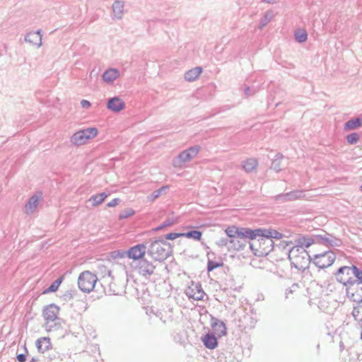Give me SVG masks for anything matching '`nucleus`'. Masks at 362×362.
<instances>
[{
    "instance_id": "obj_50",
    "label": "nucleus",
    "mask_w": 362,
    "mask_h": 362,
    "mask_svg": "<svg viewBox=\"0 0 362 362\" xmlns=\"http://www.w3.org/2000/svg\"><path fill=\"white\" fill-rule=\"evenodd\" d=\"M17 360L19 362H25L26 361V355L23 354H20L17 355Z\"/></svg>"
},
{
    "instance_id": "obj_33",
    "label": "nucleus",
    "mask_w": 362,
    "mask_h": 362,
    "mask_svg": "<svg viewBox=\"0 0 362 362\" xmlns=\"http://www.w3.org/2000/svg\"><path fill=\"white\" fill-rule=\"evenodd\" d=\"M177 218L169 217L165 221H163L162 224H160L159 226L156 228L155 230H160L165 227L171 226L177 223Z\"/></svg>"
},
{
    "instance_id": "obj_9",
    "label": "nucleus",
    "mask_w": 362,
    "mask_h": 362,
    "mask_svg": "<svg viewBox=\"0 0 362 362\" xmlns=\"http://www.w3.org/2000/svg\"><path fill=\"white\" fill-rule=\"evenodd\" d=\"M111 265L112 263L110 262H108L107 264H105L104 262H99L97 264L96 273L100 276V278L105 279L107 277L108 279L105 280L104 282L109 283L110 291H112L114 295H118L119 292L112 288V280L113 278L112 276V270L110 268V266Z\"/></svg>"
},
{
    "instance_id": "obj_26",
    "label": "nucleus",
    "mask_w": 362,
    "mask_h": 362,
    "mask_svg": "<svg viewBox=\"0 0 362 362\" xmlns=\"http://www.w3.org/2000/svg\"><path fill=\"white\" fill-rule=\"evenodd\" d=\"M316 242V238H307L305 236H301L298 238L296 240V245L293 246L292 247H301V248H308L312 244Z\"/></svg>"
},
{
    "instance_id": "obj_3",
    "label": "nucleus",
    "mask_w": 362,
    "mask_h": 362,
    "mask_svg": "<svg viewBox=\"0 0 362 362\" xmlns=\"http://www.w3.org/2000/svg\"><path fill=\"white\" fill-rule=\"evenodd\" d=\"M170 244L163 238L156 239L151 242L148 249V255L156 261H164L171 254Z\"/></svg>"
},
{
    "instance_id": "obj_12",
    "label": "nucleus",
    "mask_w": 362,
    "mask_h": 362,
    "mask_svg": "<svg viewBox=\"0 0 362 362\" xmlns=\"http://www.w3.org/2000/svg\"><path fill=\"white\" fill-rule=\"evenodd\" d=\"M316 242L327 247H339L342 242L340 239L332 236L330 234H319L315 235Z\"/></svg>"
},
{
    "instance_id": "obj_17",
    "label": "nucleus",
    "mask_w": 362,
    "mask_h": 362,
    "mask_svg": "<svg viewBox=\"0 0 362 362\" xmlns=\"http://www.w3.org/2000/svg\"><path fill=\"white\" fill-rule=\"evenodd\" d=\"M255 239H257V236L258 235H266L269 238L273 240V238L279 240L282 238L283 235L279 231L274 229H265V228H258L255 229Z\"/></svg>"
},
{
    "instance_id": "obj_49",
    "label": "nucleus",
    "mask_w": 362,
    "mask_h": 362,
    "mask_svg": "<svg viewBox=\"0 0 362 362\" xmlns=\"http://www.w3.org/2000/svg\"><path fill=\"white\" fill-rule=\"evenodd\" d=\"M292 243L291 242H285V241H282L279 243V245H278V247L279 248H282V249H286L287 246H289L290 245H291Z\"/></svg>"
},
{
    "instance_id": "obj_14",
    "label": "nucleus",
    "mask_w": 362,
    "mask_h": 362,
    "mask_svg": "<svg viewBox=\"0 0 362 362\" xmlns=\"http://www.w3.org/2000/svg\"><path fill=\"white\" fill-rule=\"evenodd\" d=\"M59 308L54 304H50L43 310V317L47 322V325L49 322H54L57 319Z\"/></svg>"
},
{
    "instance_id": "obj_25",
    "label": "nucleus",
    "mask_w": 362,
    "mask_h": 362,
    "mask_svg": "<svg viewBox=\"0 0 362 362\" xmlns=\"http://www.w3.org/2000/svg\"><path fill=\"white\" fill-rule=\"evenodd\" d=\"M112 7L114 17L117 19H122L124 14V1L119 0L115 1Z\"/></svg>"
},
{
    "instance_id": "obj_44",
    "label": "nucleus",
    "mask_w": 362,
    "mask_h": 362,
    "mask_svg": "<svg viewBox=\"0 0 362 362\" xmlns=\"http://www.w3.org/2000/svg\"><path fill=\"white\" fill-rule=\"evenodd\" d=\"M299 289V286L297 284H293L290 288L286 290V298H288L290 294L296 293Z\"/></svg>"
},
{
    "instance_id": "obj_51",
    "label": "nucleus",
    "mask_w": 362,
    "mask_h": 362,
    "mask_svg": "<svg viewBox=\"0 0 362 362\" xmlns=\"http://www.w3.org/2000/svg\"><path fill=\"white\" fill-rule=\"evenodd\" d=\"M262 2L267 3V4H275L278 1V0H262Z\"/></svg>"
},
{
    "instance_id": "obj_20",
    "label": "nucleus",
    "mask_w": 362,
    "mask_h": 362,
    "mask_svg": "<svg viewBox=\"0 0 362 362\" xmlns=\"http://www.w3.org/2000/svg\"><path fill=\"white\" fill-rule=\"evenodd\" d=\"M107 107L112 112H117L124 109L125 103L119 98L114 97L108 100Z\"/></svg>"
},
{
    "instance_id": "obj_16",
    "label": "nucleus",
    "mask_w": 362,
    "mask_h": 362,
    "mask_svg": "<svg viewBox=\"0 0 362 362\" xmlns=\"http://www.w3.org/2000/svg\"><path fill=\"white\" fill-rule=\"evenodd\" d=\"M355 285L357 286V291L354 292L351 286L347 287L346 288V295L352 301L362 303V283H356Z\"/></svg>"
},
{
    "instance_id": "obj_11",
    "label": "nucleus",
    "mask_w": 362,
    "mask_h": 362,
    "mask_svg": "<svg viewBox=\"0 0 362 362\" xmlns=\"http://www.w3.org/2000/svg\"><path fill=\"white\" fill-rule=\"evenodd\" d=\"M305 192L303 190H294L285 194H280L275 196L274 199L279 203H284L287 202L294 201L304 198Z\"/></svg>"
},
{
    "instance_id": "obj_2",
    "label": "nucleus",
    "mask_w": 362,
    "mask_h": 362,
    "mask_svg": "<svg viewBox=\"0 0 362 362\" xmlns=\"http://www.w3.org/2000/svg\"><path fill=\"white\" fill-rule=\"evenodd\" d=\"M334 274L336 280L346 288L362 283V270L355 265L341 267Z\"/></svg>"
},
{
    "instance_id": "obj_52",
    "label": "nucleus",
    "mask_w": 362,
    "mask_h": 362,
    "mask_svg": "<svg viewBox=\"0 0 362 362\" xmlns=\"http://www.w3.org/2000/svg\"><path fill=\"white\" fill-rule=\"evenodd\" d=\"M41 32L42 30H37L36 32H31L32 33H35L37 34V35H40L42 37V34H41Z\"/></svg>"
},
{
    "instance_id": "obj_53",
    "label": "nucleus",
    "mask_w": 362,
    "mask_h": 362,
    "mask_svg": "<svg viewBox=\"0 0 362 362\" xmlns=\"http://www.w3.org/2000/svg\"><path fill=\"white\" fill-rule=\"evenodd\" d=\"M38 360L35 358H33L30 362H37Z\"/></svg>"
},
{
    "instance_id": "obj_29",
    "label": "nucleus",
    "mask_w": 362,
    "mask_h": 362,
    "mask_svg": "<svg viewBox=\"0 0 362 362\" xmlns=\"http://www.w3.org/2000/svg\"><path fill=\"white\" fill-rule=\"evenodd\" d=\"M362 127V119L359 117L351 119L344 124V129L351 130Z\"/></svg>"
},
{
    "instance_id": "obj_31",
    "label": "nucleus",
    "mask_w": 362,
    "mask_h": 362,
    "mask_svg": "<svg viewBox=\"0 0 362 362\" xmlns=\"http://www.w3.org/2000/svg\"><path fill=\"white\" fill-rule=\"evenodd\" d=\"M257 160L255 158H249L243 164V168L247 173L252 172L257 168Z\"/></svg>"
},
{
    "instance_id": "obj_42",
    "label": "nucleus",
    "mask_w": 362,
    "mask_h": 362,
    "mask_svg": "<svg viewBox=\"0 0 362 362\" xmlns=\"http://www.w3.org/2000/svg\"><path fill=\"white\" fill-rule=\"evenodd\" d=\"M280 158H283L282 156H280L279 157L278 156L276 159H274L273 160V162L272 163V169H273L274 170H275L276 172H279L281 170V160H280Z\"/></svg>"
},
{
    "instance_id": "obj_32",
    "label": "nucleus",
    "mask_w": 362,
    "mask_h": 362,
    "mask_svg": "<svg viewBox=\"0 0 362 362\" xmlns=\"http://www.w3.org/2000/svg\"><path fill=\"white\" fill-rule=\"evenodd\" d=\"M64 276H61L57 279H56L52 284L45 290V293H51L56 291L59 285L62 284L63 281Z\"/></svg>"
},
{
    "instance_id": "obj_38",
    "label": "nucleus",
    "mask_w": 362,
    "mask_h": 362,
    "mask_svg": "<svg viewBox=\"0 0 362 362\" xmlns=\"http://www.w3.org/2000/svg\"><path fill=\"white\" fill-rule=\"evenodd\" d=\"M272 18V13L271 12H267L264 14V16L260 20L259 22V29H262L264 26H266L268 23L271 21Z\"/></svg>"
},
{
    "instance_id": "obj_10",
    "label": "nucleus",
    "mask_w": 362,
    "mask_h": 362,
    "mask_svg": "<svg viewBox=\"0 0 362 362\" xmlns=\"http://www.w3.org/2000/svg\"><path fill=\"white\" fill-rule=\"evenodd\" d=\"M199 151L200 146H194L182 151L174 160L173 165L175 167L181 166L183 163L190 161L198 154Z\"/></svg>"
},
{
    "instance_id": "obj_8",
    "label": "nucleus",
    "mask_w": 362,
    "mask_h": 362,
    "mask_svg": "<svg viewBox=\"0 0 362 362\" xmlns=\"http://www.w3.org/2000/svg\"><path fill=\"white\" fill-rule=\"evenodd\" d=\"M335 259V253L332 250H329L315 255L313 259V264L320 269H325L330 267L334 262Z\"/></svg>"
},
{
    "instance_id": "obj_47",
    "label": "nucleus",
    "mask_w": 362,
    "mask_h": 362,
    "mask_svg": "<svg viewBox=\"0 0 362 362\" xmlns=\"http://www.w3.org/2000/svg\"><path fill=\"white\" fill-rule=\"evenodd\" d=\"M120 202V199L118 198L113 199L111 202L107 204V207H114L118 205Z\"/></svg>"
},
{
    "instance_id": "obj_18",
    "label": "nucleus",
    "mask_w": 362,
    "mask_h": 362,
    "mask_svg": "<svg viewBox=\"0 0 362 362\" xmlns=\"http://www.w3.org/2000/svg\"><path fill=\"white\" fill-rule=\"evenodd\" d=\"M211 326L214 333L218 337H222L226 334L225 323L214 317L211 318Z\"/></svg>"
},
{
    "instance_id": "obj_41",
    "label": "nucleus",
    "mask_w": 362,
    "mask_h": 362,
    "mask_svg": "<svg viewBox=\"0 0 362 362\" xmlns=\"http://www.w3.org/2000/svg\"><path fill=\"white\" fill-rule=\"evenodd\" d=\"M134 214V211L133 209H126L120 213L119 218V219H124V218H127L130 217L131 216H132Z\"/></svg>"
},
{
    "instance_id": "obj_6",
    "label": "nucleus",
    "mask_w": 362,
    "mask_h": 362,
    "mask_svg": "<svg viewBox=\"0 0 362 362\" xmlns=\"http://www.w3.org/2000/svg\"><path fill=\"white\" fill-rule=\"evenodd\" d=\"M98 279L97 276L90 272H83L78 279V288L84 293H90L94 288Z\"/></svg>"
},
{
    "instance_id": "obj_30",
    "label": "nucleus",
    "mask_w": 362,
    "mask_h": 362,
    "mask_svg": "<svg viewBox=\"0 0 362 362\" xmlns=\"http://www.w3.org/2000/svg\"><path fill=\"white\" fill-rule=\"evenodd\" d=\"M107 197V194L102 192L91 196L89 199V202H91L93 206H96L100 204Z\"/></svg>"
},
{
    "instance_id": "obj_34",
    "label": "nucleus",
    "mask_w": 362,
    "mask_h": 362,
    "mask_svg": "<svg viewBox=\"0 0 362 362\" xmlns=\"http://www.w3.org/2000/svg\"><path fill=\"white\" fill-rule=\"evenodd\" d=\"M202 232L199 230H190L187 233H182V237H186L187 238H192L197 240H199L201 239L202 237Z\"/></svg>"
},
{
    "instance_id": "obj_40",
    "label": "nucleus",
    "mask_w": 362,
    "mask_h": 362,
    "mask_svg": "<svg viewBox=\"0 0 362 362\" xmlns=\"http://www.w3.org/2000/svg\"><path fill=\"white\" fill-rule=\"evenodd\" d=\"M359 140V135L357 133H351L346 136V141L349 144H354Z\"/></svg>"
},
{
    "instance_id": "obj_7",
    "label": "nucleus",
    "mask_w": 362,
    "mask_h": 362,
    "mask_svg": "<svg viewBox=\"0 0 362 362\" xmlns=\"http://www.w3.org/2000/svg\"><path fill=\"white\" fill-rule=\"evenodd\" d=\"M98 129L95 127L87 128L74 133L71 137V142L80 146L84 144L88 139H93L98 134Z\"/></svg>"
},
{
    "instance_id": "obj_5",
    "label": "nucleus",
    "mask_w": 362,
    "mask_h": 362,
    "mask_svg": "<svg viewBox=\"0 0 362 362\" xmlns=\"http://www.w3.org/2000/svg\"><path fill=\"white\" fill-rule=\"evenodd\" d=\"M257 240H252L250 243V248L257 256L268 255L274 249V241L266 235L257 236Z\"/></svg>"
},
{
    "instance_id": "obj_45",
    "label": "nucleus",
    "mask_w": 362,
    "mask_h": 362,
    "mask_svg": "<svg viewBox=\"0 0 362 362\" xmlns=\"http://www.w3.org/2000/svg\"><path fill=\"white\" fill-rule=\"evenodd\" d=\"M179 237H182V233H170L165 236L164 240H175Z\"/></svg>"
},
{
    "instance_id": "obj_35",
    "label": "nucleus",
    "mask_w": 362,
    "mask_h": 362,
    "mask_svg": "<svg viewBox=\"0 0 362 362\" xmlns=\"http://www.w3.org/2000/svg\"><path fill=\"white\" fill-rule=\"evenodd\" d=\"M259 90V88L257 86H245L243 93L246 97L252 96Z\"/></svg>"
},
{
    "instance_id": "obj_1",
    "label": "nucleus",
    "mask_w": 362,
    "mask_h": 362,
    "mask_svg": "<svg viewBox=\"0 0 362 362\" xmlns=\"http://www.w3.org/2000/svg\"><path fill=\"white\" fill-rule=\"evenodd\" d=\"M225 233L229 238L230 250H241L250 240L255 239V230L248 228H240L235 226L228 227Z\"/></svg>"
},
{
    "instance_id": "obj_13",
    "label": "nucleus",
    "mask_w": 362,
    "mask_h": 362,
    "mask_svg": "<svg viewBox=\"0 0 362 362\" xmlns=\"http://www.w3.org/2000/svg\"><path fill=\"white\" fill-rule=\"evenodd\" d=\"M156 267L146 259H141L137 266L138 272L143 276H150L153 274Z\"/></svg>"
},
{
    "instance_id": "obj_46",
    "label": "nucleus",
    "mask_w": 362,
    "mask_h": 362,
    "mask_svg": "<svg viewBox=\"0 0 362 362\" xmlns=\"http://www.w3.org/2000/svg\"><path fill=\"white\" fill-rule=\"evenodd\" d=\"M168 187H162L161 188H160L158 190H156L154 192H152V194H151V199L152 200H154L157 198H158L160 194H161V192L165 189H166Z\"/></svg>"
},
{
    "instance_id": "obj_28",
    "label": "nucleus",
    "mask_w": 362,
    "mask_h": 362,
    "mask_svg": "<svg viewBox=\"0 0 362 362\" xmlns=\"http://www.w3.org/2000/svg\"><path fill=\"white\" fill-rule=\"evenodd\" d=\"M25 40L33 45H35L37 47H40L42 45L41 36L31 32L25 35Z\"/></svg>"
},
{
    "instance_id": "obj_39",
    "label": "nucleus",
    "mask_w": 362,
    "mask_h": 362,
    "mask_svg": "<svg viewBox=\"0 0 362 362\" xmlns=\"http://www.w3.org/2000/svg\"><path fill=\"white\" fill-rule=\"evenodd\" d=\"M223 265L222 262H215L211 259H209L207 262V270L208 272L213 271L214 269L220 267Z\"/></svg>"
},
{
    "instance_id": "obj_23",
    "label": "nucleus",
    "mask_w": 362,
    "mask_h": 362,
    "mask_svg": "<svg viewBox=\"0 0 362 362\" xmlns=\"http://www.w3.org/2000/svg\"><path fill=\"white\" fill-rule=\"evenodd\" d=\"M40 200V196L33 195L31 197L27 204L25 206V211L27 214H30L34 212L37 208L39 202Z\"/></svg>"
},
{
    "instance_id": "obj_27",
    "label": "nucleus",
    "mask_w": 362,
    "mask_h": 362,
    "mask_svg": "<svg viewBox=\"0 0 362 362\" xmlns=\"http://www.w3.org/2000/svg\"><path fill=\"white\" fill-rule=\"evenodd\" d=\"M202 72V68L200 66L192 69L185 74V79L187 81H194L199 76Z\"/></svg>"
},
{
    "instance_id": "obj_15",
    "label": "nucleus",
    "mask_w": 362,
    "mask_h": 362,
    "mask_svg": "<svg viewBox=\"0 0 362 362\" xmlns=\"http://www.w3.org/2000/svg\"><path fill=\"white\" fill-rule=\"evenodd\" d=\"M185 293L189 298L196 300H203L206 295L200 284H195L194 287H189Z\"/></svg>"
},
{
    "instance_id": "obj_21",
    "label": "nucleus",
    "mask_w": 362,
    "mask_h": 362,
    "mask_svg": "<svg viewBox=\"0 0 362 362\" xmlns=\"http://www.w3.org/2000/svg\"><path fill=\"white\" fill-rule=\"evenodd\" d=\"M119 76V71L115 68H109L103 74V80L107 83H112Z\"/></svg>"
},
{
    "instance_id": "obj_54",
    "label": "nucleus",
    "mask_w": 362,
    "mask_h": 362,
    "mask_svg": "<svg viewBox=\"0 0 362 362\" xmlns=\"http://www.w3.org/2000/svg\"><path fill=\"white\" fill-rule=\"evenodd\" d=\"M361 190L362 191V185L361 186Z\"/></svg>"
},
{
    "instance_id": "obj_36",
    "label": "nucleus",
    "mask_w": 362,
    "mask_h": 362,
    "mask_svg": "<svg viewBox=\"0 0 362 362\" xmlns=\"http://www.w3.org/2000/svg\"><path fill=\"white\" fill-rule=\"evenodd\" d=\"M295 38L297 42L302 43L307 40L308 34L305 30H298L295 33Z\"/></svg>"
},
{
    "instance_id": "obj_19",
    "label": "nucleus",
    "mask_w": 362,
    "mask_h": 362,
    "mask_svg": "<svg viewBox=\"0 0 362 362\" xmlns=\"http://www.w3.org/2000/svg\"><path fill=\"white\" fill-rule=\"evenodd\" d=\"M146 249V246L143 244H139L132 247L128 250V257L130 259H139L144 255Z\"/></svg>"
},
{
    "instance_id": "obj_24",
    "label": "nucleus",
    "mask_w": 362,
    "mask_h": 362,
    "mask_svg": "<svg viewBox=\"0 0 362 362\" xmlns=\"http://www.w3.org/2000/svg\"><path fill=\"white\" fill-rule=\"evenodd\" d=\"M202 341L204 346L209 349H213L217 346V339L213 333H208L202 337Z\"/></svg>"
},
{
    "instance_id": "obj_37",
    "label": "nucleus",
    "mask_w": 362,
    "mask_h": 362,
    "mask_svg": "<svg viewBox=\"0 0 362 362\" xmlns=\"http://www.w3.org/2000/svg\"><path fill=\"white\" fill-rule=\"evenodd\" d=\"M362 310V305H357L354 307L352 311V315L354 317L355 320L362 322V317L361 316V313Z\"/></svg>"
},
{
    "instance_id": "obj_43",
    "label": "nucleus",
    "mask_w": 362,
    "mask_h": 362,
    "mask_svg": "<svg viewBox=\"0 0 362 362\" xmlns=\"http://www.w3.org/2000/svg\"><path fill=\"white\" fill-rule=\"evenodd\" d=\"M216 244L220 247L226 246L228 247V250H230L229 238L228 236L218 239Z\"/></svg>"
},
{
    "instance_id": "obj_22",
    "label": "nucleus",
    "mask_w": 362,
    "mask_h": 362,
    "mask_svg": "<svg viewBox=\"0 0 362 362\" xmlns=\"http://www.w3.org/2000/svg\"><path fill=\"white\" fill-rule=\"evenodd\" d=\"M35 344L38 352L42 354L52 348V344L49 337H41L36 341Z\"/></svg>"
},
{
    "instance_id": "obj_4",
    "label": "nucleus",
    "mask_w": 362,
    "mask_h": 362,
    "mask_svg": "<svg viewBox=\"0 0 362 362\" xmlns=\"http://www.w3.org/2000/svg\"><path fill=\"white\" fill-rule=\"evenodd\" d=\"M288 259L291 265L298 270H305L311 261L310 256L305 248L291 247L288 250Z\"/></svg>"
},
{
    "instance_id": "obj_48",
    "label": "nucleus",
    "mask_w": 362,
    "mask_h": 362,
    "mask_svg": "<svg viewBox=\"0 0 362 362\" xmlns=\"http://www.w3.org/2000/svg\"><path fill=\"white\" fill-rule=\"evenodd\" d=\"M81 105L83 108H88L90 107V103L86 100H82L81 101Z\"/></svg>"
}]
</instances>
